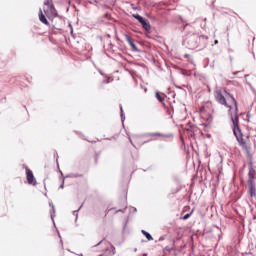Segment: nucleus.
Masks as SVG:
<instances>
[{
	"label": "nucleus",
	"mask_w": 256,
	"mask_h": 256,
	"mask_svg": "<svg viewBox=\"0 0 256 256\" xmlns=\"http://www.w3.org/2000/svg\"><path fill=\"white\" fill-rule=\"evenodd\" d=\"M133 17H134V19H137V21H139V23H141V24L145 21V18L139 14H133Z\"/></svg>",
	"instance_id": "obj_13"
},
{
	"label": "nucleus",
	"mask_w": 256,
	"mask_h": 256,
	"mask_svg": "<svg viewBox=\"0 0 256 256\" xmlns=\"http://www.w3.org/2000/svg\"><path fill=\"white\" fill-rule=\"evenodd\" d=\"M233 133L242 149L246 151V153H251V140H249V136H244L243 132H241V128H239V118H233Z\"/></svg>",
	"instance_id": "obj_2"
},
{
	"label": "nucleus",
	"mask_w": 256,
	"mask_h": 256,
	"mask_svg": "<svg viewBox=\"0 0 256 256\" xmlns=\"http://www.w3.org/2000/svg\"><path fill=\"white\" fill-rule=\"evenodd\" d=\"M156 99H158L160 103H163V101H165V94L161 92H156Z\"/></svg>",
	"instance_id": "obj_12"
},
{
	"label": "nucleus",
	"mask_w": 256,
	"mask_h": 256,
	"mask_svg": "<svg viewBox=\"0 0 256 256\" xmlns=\"http://www.w3.org/2000/svg\"><path fill=\"white\" fill-rule=\"evenodd\" d=\"M183 75H187V71H183Z\"/></svg>",
	"instance_id": "obj_17"
},
{
	"label": "nucleus",
	"mask_w": 256,
	"mask_h": 256,
	"mask_svg": "<svg viewBox=\"0 0 256 256\" xmlns=\"http://www.w3.org/2000/svg\"><path fill=\"white\" fill-rule=\"evenodd\" d=\"M125 39L127 43L130 45L132 48V51H137V45L133 42V39L129 35H125Z\"/></svg>",
	"instance_id": "obj_10"
},
{
	"label": "nucleus",
	"mask_w": 256,
	"mask_h": 256,
	"mask_svg": "<svg viewBox=\"0 0 256 256\" xmlns=\"http://www.w3.org/2000/svg\"><path fill=\"white\" fill-rule=\"evenodd\" d=\"M211 103H206L205 105L200 107V117L201 119H204V121H208V123H210V121H212L213 116H211Z\"/></svg>",
	"instance_id": "obj_5"
},
{
	"label": "nucleus",
	"mask_w": 256,
	"mask_h": 256,
	"mask_svg": "<svg viewBox=\"0 0 256 256\" xmlns=\"http://www.w3.org/2000/svg\"><path fill=\"white\" fill-rule=\"evenodd\" d=\"M248 193L250 197H256L255 183H248Z\"/></svg>",
	"instance_id": "obj_9"
},
{
	"label": "nucleus",
	"mask_w": 256,
	"mask_h": 256,
	"mask_svg": "<svg viewBox=\"0 0 256 256\" xmlns=\"http://www.w3.org/2000/svg\"><path fill=\"white\" fill-rule=\"evenodd\" d=\"M141 25L143 29L146 30L147 32L151 31V24H149V22H147L146 20H144Z\"/></svg>",
	"instance_id": "obj_11"
},
{
	"label": "nucleus",
	"mask_w": 256,
	"mask_h": 256,
	"mask_svg": "<svg viewBox=\"0 0 256 256\" xmlns=\"http://www.w3.org/2000/svg\"><path fill=\"white\" fill-rule=\"evenodd\" d=\"M137 139H139V138H138V137H135V138H134V141H137Z\"/></svg>",
	"instance_id": "obj_18"
},
{
	"label": "nucleus",
	"mask_w": 256,
	"mask_h": 256,
	"mask_svg": "<svg viewBox=\"0 0 256 256\" xmlns=\"http://www.w3.org/2000/svg\"><path fill=\"white\" fill-rule=\"evenodd\" d=\"M26 179L29 185H33V186L37 185V180L33 175V171H31V169H29L28 167H26Z\"/></svg>",
	"instance_id": "obj_6"
},
{
	"label": "nucleus",
	"mask_w": 256,
	"mask_h": 256,
	"mask_svg": "<svg viewBox=\"0 0 256 256\" xmlns=\"http://www.w3.org/2000/svg\"><path fill=\"white\" fill-rule=\"evenodd\" d=\"M214 98L220 105H224L229 109V115L231 121L239 118V106H237V100L231 95L225 88H218L214 91Z\"/></svg>",
	"instance_id": "obj_1"
},
{
	"label": "nucleus",
	"mask_w": 256,
	"mask_h": 256,
	"mask_svg": "<svg viewBox=\"0 0 256 256\" xmlns=\"http://www.w3.org/2000/svg\"><path fill=\"white\" fill-rule=\"evenodd\" d=\"M214 45H219V41H218V40H215V41H214Z\"/></svg>",
	"instance_id": "obj_16"
},
{
	"label": "nucleus",
	"mask_w": 256,
	"mask_h": 256,
	"mask_svg": "<svg viewBox=\"0 0 256 256\" xmlns=\"http://www.w3.org/2000/svg\"><path fill=\"white\" fill-rule=\"evenodd\" d=\"M255 168H253V163H249V171H248V183H255Z\"/></svg>",
	"instance_id": "obj_7"
},
{
	"label": "nucleus",
	"mask_w": 256,
	"mask_h": 256,
	"mask_svg": "<svg viewBox=\"0 0 256 256\" xmlns=\"http://www.w3.org/2000/svg\"><path fill=\"white\" fill-rule=\"evenodd\" d=\"M191 215H193V212L184 215V216H183L184 221H187V219H189V217H191Z\"/></svg>",
	"instance_id": "obj_15"
},
{
	"label": "nucleus",
	"mask_w": 256,
	"mask_h": 256,
	"mask_svg": "<svg viewBox=\"0 0 256 256\" xmlns=\"http://www.w3.org/2000/svg\"><path fill=\"white\" fill-rule=\"evenodd\" d=\"M143 256H147V254H143Z\"/></svg>",
	"instance_id": "obj_19"
},
{
	"label": "nucleus",
	"mask_w": 256,
	"mask_h": 256,
	"mask_svg": "<svg viewBox=\"0 0 256 256\" xmlns=\"http://www.w3.org/2000/svg\"><path fill=\"white\" fill-rule=\"evenodd\" d=\"M142 235H144L148 241H153V236H151L147 231L142 230Z\"/></svg>",
	"instance_id": "obj_14"
},
{
	"label": "nucleus",
	"mask_w": 256,
	"mask_h": 256,
	"mask_svg": "<svg viewBox=\"0 0 256 256\" xmlns=\"http://www.w3.org/2000/svg\"><path fill=\"white\" fill-rule=\"evenodd\" d=\"M44 5L46 8H44V13L43 10H39V21L43 23L44 25L49 26V21L48 19H55L57 17V9H55V5L53 4V0H46L44 2Z\"/></svg>",
	"instance_id": "obj_3"
},
{
	"label": "nucleus",
	"mask_w": 256,
	"mask_h": 256,
	"mask_svg": "<svg viewBox=\"0 0 256 256\" xmlns=\"http://www.w3.org/2000/svg\"><path fill=\"white\" fill-rule=\"evenodd\" d=\"M203 39H207L205 36H199L197 34L190 35L186 38V43L188 46V49H197V47H201V41Z\"/></svg>",
	"instance_id": "obj_4"
},
{
	"label": "nucleus",
	"mask_w": 256,
	"mask_h": 256,
	"mask_svg": "<svg viewBox=\"0 0 256 256\" xmlns=\"http://www.w3.org/2000/svg\"><path fill=\"white\" fill-rule=\"evenodd\" d=\"M148 137L151 138V141H156V139H159L160 137L165 138V137H167V135L159 133V132H155V133H149Z\"/></svg>",
	"instance_id": "obj_8"
}]
</instances>
